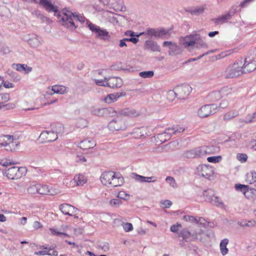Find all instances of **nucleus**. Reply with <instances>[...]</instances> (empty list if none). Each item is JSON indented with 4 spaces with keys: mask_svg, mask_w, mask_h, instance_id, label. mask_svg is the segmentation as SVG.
<instances>
[{
    "mask_svg": "<svg viewBox=\"0 0 256 256\" xmlns=\"http://www.w3.org/2000/svg\"><path fill=\"white\" fill-rule=\"evenodd\" d=\"M40 4L48 12H54L58 21L63 26L74 30L78 26L74 22H78L84 24L88 20L84 16L76 12H72L68 10L58 12V7L52 4L51 0H40Z\"/></svg>",
    "mask_w": 256,
    "mask_h": 256,
    "instance_id": "nucleus-1",
    "label": "nucleus"
},
{
    "mask_svg": "<svg viewBox=\"0 0 256 256\" xmlns=\"http://www.w3.org/2000/svg\"><path fill=\"white\" fill-rule=\"evenodd\" d=\"M58 130H44L43 131L39 136V139L42 142H48L56 140L58 138V134L64 132V128L61 124H58Z\"/></svg>",
    "mask_w": 256,
    "mask_h": 256,
    "instance_id": "nucleus-2",
    "label": "nucleus"
},
{
    "mask_svg": "<svg viewBox=\"0 0 256 256\" xmlns=\"http://www.w3.org/2000/svg\"><path fill=\"white\" fill-rule=\"evenodd\" d=\"M185 128L180 126H174L166 128L163 132L158 134L157 138L162 142H164L170 140L174 134L183 132Z\"/></svg>",
    "mask_w": 256,
    "mask_h": 256,
    "instance_id": "nucleus-3",
    "label": "nucleus"
},
{
    "mask_svg": "<svg viewBox=\"0 0 256 256\" xmlns=\"http://www.w3.org/2000/svg\"><path fill=\"white\" fill-rule=\"evenodd\" d=\"M144 34L148 36H154L155 38H168L172 34L170 30H165L162 28H148L146 32H142Z\"/></svg>",
    "mask_w": 256,
    "mask_h": 256,
    "instance_id": "nucleus-4",
    "label": "nucleus"
},
{
    "mask_svg": "<svg viewBox=\"0 0 256 256\" xmlns=\"http://www.w3.org/2000/svg\"><path fill=\"white\" fill-rule=\"evenodd\" d=\"M242 60L236 61L230 65L225 71L226 78H228L238 76L242 74Z\"/></svg>",
    "mask_w": 256,
    "mask_h": 256,
    "instance_id": "nucleus-5",
    "label": "nucleus"
},
{
    "mask_svg": "<svg viewBox=\"0 0 256 256\" xmlns=\"http://www.w3.org/2000/svg\"><path fill=\"white\" fill-rule=\"evenodd\" d=\"M86 26L92 32L96 34V38L104 40H108L110 38V36L106 30L102 29L89 20H86Z\"/></svg>",
    "mask_w": 256,
    "mask_h": 256,
    "instance_id": "nucleus-6",
    "label": "nucleus"
},
{
    "mask_svg": "<svg viewBox=\"0 0 256 256\" xmlns=\"http://www.w3.org/2000/svg\"><path fill=\"white\" fill-rule=\"evenodd\" d=\"M26 172V168L13 166L4 172V174L9 179H19Z\"/></svg>",
    "mask_w": 256,
    "mask_h": 256,
    "instance_id": "nucleus-7",
    "label": "nucleus"
},
{
    "mask_svg": "<svg viewBox=\"0 0 256 256\" xmlns=\"http://www.w3.org/2000/svg\"><path fill=\"white\" fill-rule=\"evenodd\" d=\"M0 144L4 146L6 150L12 152L16 150L18 142L14 140L13 136L3 135L0 136Z\"/></svg>",
    "mask_w": 256,
    "mask_h": 256,
    "instance_id": "nucleus-8",
    "label": "nucleus"
},
{
    "mask_svg": "<svg viewBox=\"0 0 256 256\" xmlns=\"http://www.w3.org/2000/svg\"><path fill=\"white\" fill-rule=\"evenodd\" d=\"M197 173L200 176L203 177L208 180L214 178V168L207 165L202 164L197 167Z\"/></svg>",
    "mask_w": 256,
    "mask_h": 256,
    "instance_id": "nucleus-9",
    "label": "nucleus"
},
{
    "mask_svg": "<svg viewBox=\"0 0 256 256\" xmlns=\"http://www.w3.org/2000/svg\"><path fill=\"white\" fill-rule=\"evenodd\" d=\"M203 196L205 200L217 206H224V203L218 196L214 194V192L212 189H208L203 192Z\"/></svg>",
    "mask_w": 256,
    "mask_h": 256,
    "instance_id": "nucleus-10",
    "label": "nucleus"
},
{
    "mask_svg": "<svg viewBox=\"0 0 256 256\" xmlns=\"http://www.w3.org/2000/svg\"><path fill=\"white\" fill-rule=\"evenodd\" d=\"M108 129L112 132L124 130L126 128L124 121L119 116L112 120L108 123Z\"/></svg>",
    "mask_w": 256,
    "mask_h": 256,
    "instance_id": "nucleus-11",
    "label": "nucleus"
},
{
    "mask_svg": "<svg viewBox=\"0 0 256 256\" xmlns=\"http://www.w3.org/2000/svg\"><path fill=\"white\" fill-rule=\"evenodd\" d=\"M218 109V107L216 104H206L198 110V114L200 118H206L215 114Z\"/></svg>",
    "mask_w": 256,
    "mask_h": 256,
    "instance_id": "nucleus-12",
    "label": "nucleus"
},
{
    "mask_svg": "<svg viewBox=\"0 0 256 256\" xmlns=\"http://www.w3.org/2000/svg\"><path fill=\"white\" fill-rule=\"evenodd\" d=\"M236 8H232L226 13L213 19L212 20L216 25L222 24L232 19V16L236 13Z\"/></svg>",
    "mask_w": 256,
    "mask_h": 256,
    "instance_id": "nucleus-13",
    "label": "nucleus"
},
{
    "mask_svg": "<svg viewBox=\"0 0 256 256\" xmlns=\"http://www.w3.org/2000/svg\"><path fill=\"white\" fill-rule=\"evenodd\" d=\"M192 90V88L188 84H184L176 87L175 92L176 94V98L180 100L186 98Z\"/></svg>",
    "mask_w": 256,
    "mask_h": 256,
    "instance_id": "nucleus-14",
    "label": "nucleus"
},
{
    "mask_svg": "<svg viewBox=\"0 0 256 256\" xmlns=\"http://www.w3.org/2000/svg\"><path fill=\"white\" fill-rule=\"evenodd\" d=\"M105 80H107V87L119 88L123 84L122 79L118 77H105Z\"/></svg>",
    "mask_w": 256,
    "mask_h": 256,
    "instance_id": "nucleus-15",
    "label": "nucleus"
},
{
    "mask_svg": "<svg viewBox=\"0 0 256 256\" xmlns=\"http://www.w3.org/2000/svg\"><path fill=\"white\" fill-rule=\"evenodd\" d=\"M163 46L169 48L168 53L170 55H176L181 53L180 48L175 43L172 42L165 41L163 42Z\"/></svg>",
    "mask_w": 256,
    "mask_h": 256,
    "instance_id": "nucleus-16",
    "label": "nucleus"
},
{
    "mask_svg": "<svg viewBox=\"0 0 256 256\" xmlns=\"http://www.w3.org/2000/svg\"><path fill=\"white\" fill-rule=\"evenodd\" d=\"M200 38L199 34H194L190 35L188 36H186L181 40V43L185 48H188L189 46H192L196 43V40Z\"/></svg>",
    "mask_w": 256,
    "mask_h": 256,
    "instance_id": "nucleus-17",
    "label": "nucleus"
},
{
    "mask_svg": "<svg viewBox=\"0 0 256 256\" xmlns=\"http://www.w3.org/2000/svg\"><path fill=\"white\" fill-rule=\"evenodd\" d=\"M57 193L58 192L56 190L52 188H49L48 186L38 184V194H40L54 195Z\"/></svg>",
    "mask_w": 256,
    "mask_h": 256,
    "instance_id": "nucleus-18",
    "label": "nucleus"
},
{
    "mask_svg": "<svg viewBox=\"0 0 256 256\" xmlns=\"http://www.w3.org/2000/svg\"><path fill=\"white\" fill-rule=\"evenodd\" d=\"M59 208L62 214L70 216H72L78 210L77 208L66 204L60 205Z\"/></svg>",
    "mask_w": 256,
    "mask_h": 256,
    "instance_id": "nucleus-19",
    "label": "nucleus"
},
{
    "mask_svg": "<svg viewBox=\"0 0 256 256\" xmlns=\"http://www.w3.org/2000/svg\"><path fill=\"white\" fill-rule=\"evenodd\" d=\"M125 92H118L113 94H110L104 98V102L108 104L114 102L118 100L121 97L125 96Z\"/></svg>",
    "mask_w": 256,
    "mask_h": 256,
    "instance_id": "nucleus-20",
    "label": "nucleus"
},
{
    "mask_svg": "<svg viewBox=\"0 0 256 256\" xmlns=\"http://www.w3.org/2000/svg\"><path fill=\"white\" fill-rule=\"evenodd\" d=\"M132 178L140 182H154L156 181L155 176H144L139 175L136 173H132Z\"/></svg>",
    "mask_w": 256,
    "mask_h": 256,
    "instance_id": "nucleus-21",
    "label": "nucleus"
},
{
    "mask_svg": "<svg viewBox=\"0 0 256 256\" xmlns=\"http://www.w3.org/2000/svg\"><path fill=\"white\" fill-rule=\"evenodd\" d=\"M114 176V172L108 171L104 172L100 176V180L102 184L106 186H110Z\"/></svg>",
    "mask_w": 256,
    "mask_h": 256,
    "instance_id": "nucleus-22",
    "label": "nucleus"
},
{
    "mask_svg": "<svg viewBox=\"0 0 256 256\" xmlns=\"http://www.w3.org/2000/svg\"><path fill=\"white\" fill-rule=\"evenodd\" d=\"M144 48L146 50H149L152 52H160V48L158 44L151 40L145 42Z\"/></svg>",
    "mask_w": 256,
    "mask_h": 256,
    "instance_id": "nucleus-23",
    "label": "nucleus"
},
{
    "mask_svg": "<svg viewBox=\"0 0 256 256\" xmlns=\"http://www.w3.org/2000/svg\"><path fill=\"white\" fill-rule=\"evenodd\" d=\"M118 114L129 118H135L140 115V112L132 108H125L119 110Z\"/></svg>",
    "mask_w": 256,
    "mask_h": 256,
    "instance_id": "nucleus-24",
    "label": "nucleus"
},
{
    "mask_svg": "<svg viewBox=\"0 0 256 256\" xmlns=\"http://www.w3.org/2000/svg\"><path fill=\"white\" fill-rule=\"evenodd\" d=\"M179 236H182L185 241L190 242L194 240L197 238L196 234H191L186 229H184L180 230L178 234Z\"/></svg>",
    "mask_w": 256,
    "mask_h": 256,
    "instance_id": "nucleus-25",
    "label": "nucleus"
},
{
    "mask_svg": "<svg viewBox=\"0 0 256 256\" xmlns=\"http://www.w3.org/2000/svg\"><path fill=\"white\" fill-rule=\"evenodd\" d=\"M205 9L206 8L204 6H199L188 7L184 8V10L190 13L192 16H199L204 12Z\"/></svg>",
    "mask_w": 256,
    "mask_h": 256,
    "instance_id": "nucleus-26",
    "label": "nucleus"
},
{
    "mask_svg": "<svg viewBox=\"0 0 256 256\" xmlns=\"http://www.w3.org/2000/svg\"><path fill=\"white\" fill-rule=\"evenodd\" d=\"M96 146V142L92 138H88L83 140L80 141L79 144V146L80 148L86 150L93 148Z\"/></svg>",
    "mask_w": 256,
    "mask_h": 256,
    "instance_id": "nucleus-27",
    "label": "nucleus"
},
{
    "mask_svg": "<svg viewBox=\"0 0 256 256\" xmlns=\"http://www.w3.org/2000/svg\"><path fill=\"white\" fill-rule=\"evenodd\" d=\"M242 73H249L253 72L256 68V64L254 62H248L245 60L244 62L242 60Z\"/></svg>",
    "mask_w": 256,
    "mask_h": 256,
    "instance_id": "nucleus-28",
    "label": "nucleus"
},
{
    "mask_svg": "<svg viewBox=\"0 0 256 256\" xmlns=\"http://www.w3.org/2000/svg\"><path fill=\"white\" fill-rule=\"evenodd\" d=\"M124 182V179L119 173L114 172L110 186L116 187L122 186Z\"/></svg>",
    "mask_w": 256,
    "mask_h": 256,
    "instance_id": "nucleus-29",
    "label": "nucleus"
},
{
    "mask_svg": "<svg viewBox=\"0 0 256 256\" xmlns=\"http://www.w3.org/2000/svg\"><path fill=\"white\" fill-rule=\"evenodd\" d=\"M28 44L32 48H38L42 44L38 37L36 34H32L30 35V38L28 40Z\"/></svg>",
    "mask_w": 256,
    "mask_h": 256,
    "instance_id": "nucleus-30",
    "label": "nucleus"
},
{
    "mask_svg": "<svg viewBox=\"0 0 256 256\" xmlns=\"http://www.w3.org/2000/svg\"><path fill=\"white\" fill-rule=\"evenodd\" d=\"M228 243V238H224V240H222L220 244V250L221 254L224 256L226 254L228 253V250L226 247L227 244Z\"/></svg>",
    "mask_w": 256,
    "mask_h": 256,
    "instance_id": "nucleus-31",
    "label": "nucleus"
},
{
    "mask_svg": "<svg viewBox=\"0 0 256 256\" xmlns=\"http://www.w3.org/2000/svg\"><path fill=\"white\" fill-rule=\"evenodd\" d=\"M91 114L95 116L106 117L105 108H94L91 110Z\"/></svg>",
    "mask_w": 256,
    "mask_h": 256,
    "instance_id": "nucleus-32",
    "label": "nucleus"
},
{
    "mask_svg": "<svg viewBox=\"0 0 256 256\" xmlns=\"http://www.w3.org/2000/svg\"><path fill=\"white\" fill-rule=\"evenodd\" d=\"M246 180L250 184L254 183L256 182V172L254 170H252L246 174Z\"/></svg>",
    "mask_w": 256,
    "mask_h": 256,
    "instance_id": "nucleus-33",
    "label": "nucleus"
},
{
    "mask_svg": "<svg viewBox=\"0 0 256 256\" xmlns=\"http://www.w3.org/2000/svg\"><path fill=\"white\" fill-rule=\"evenodd\" d=\"M74 182L77 186H82L86 182V178L82 174H76L74 178Z\"/></svg>",
    "mask_w": 256,
    "mask_h": 256,
    "instance_id": "nucleus-34",
    "label": "nucleus"
},
{
    "mask_svg": "<svg viewBox=\"0 0 256 256\" xmlns=\"http://www.w3.org/2000/svg\"><path fill=\"white\" fill-rule=\"evenodd\" d=\"M194 149L196 156H201L204 154H208V152H209L207 150V146H200Z\"/></svg>",
    "mask_w": 256,
    "mask_h": 256,
    "instance_id": "nucleus-35",
    "label": "nucleus"
},
{
    "mask_svg": "<svg viewBox=\"0 0 256 256\" xmlns=\"http://www.w3.org/2000/svg\"><path fill=\"white\" fill-rule=\"evenodd\" d=\"M239 112L236 110H232L226 113L224 116V120H230L233 118L237 116Z\"/></svg>",
    "mask_w": 256,
    "mask_h": 256,
    "instance_id": "nucleus-36",
    "label": "nucleus"
},
{
    "mask_svg": "<svg viewBox=\"0 0 256 256\" xmlns=\"http://www.w3.org/2000/svg\"><path fill=\"white\" fill-rule=\"evenodd\" d=\"M54 94H64L66 92V88L62 86H54L52 87Z\"/></svg>",
    "mask_w": 256,
    "mask_h": 256,
    "instance_id": "nucleus-37",
    "label": "nucleus"
},
{
    "mask_svg": "<svg viewBox=\"0 0 256 256\" xmlns=\"http://www.w3.org/2000/svg\"><path fill=\"white\" fill-rule=\"evenodd\" d=\"M238 224L242 227H252L255 225V222L254 220H242L238 222Z\"/></svg>",
    "mask_w": 256,
    "mask_h": 256,
    "instance_id": "nucleus-38",
    "label": "nucleus"
},
{
    "mask_svg": "<svg viewBox=\"0 0 256 256\" xmlns=\"http://www.w3.org/2000/svg\"><path fill=\"white\" fill-rule=\"evenodd\" d=\"M120 115L118 112L116 111L112 107L105 108V116H114Z\"/></svg>",
    "mask_w": 256,
    "mask_h": 256,
    "instance_id": "nucleus-39",
    "label": "nucleus"
},
{
    "mask_svg": "<svg viewBox=\"0 0 256 256\" xmlns=\"http://www.w3.org/2000/svg\"><path fill=\"white\" fill-rule=\"evenodd\" d=\"M246 123H251L256 122V112L248 114L244 120Z\"/></svg>",
    "mask_w": 256,
    "mask_h": 256,
    "instance_id": "nucleus-40",
    "label": "nucleus"
},
{
    "mask_svg": "<svg viewBox=\"0 0 256 256\" xmlns=\"http://www.w3.org/2000/svg\"><path fill=\"white\" fill-rule=\"evenodd\" d=\"M28 192L31 194H38V184H32L28 188Z\"/></svg>",
    "mask_w": 256,
    "mask_h": 256,
    "instance_id": "nucleus-41",
    "label": "nucleus"
},
{
    "mask_svg": "<svg viewBox=\"0 0 256 256\" xmlns=\"http://www.w3.org/2000/svg\"><path fill=\"white\" fill-rule=\"evenodd\" d=\"M220 91L221 93L222 96V98L227 96L230 94H231L232 92V90L228 86H224L221 88Z\"/></svg>",
    "mask_w": 256,
    "mask_h": 256,
    "instance_id": "nucleus-42",
    "label": "nucleus"
},
{
    "mask_svg": "<svg viewBox=\"0 0 256 256\" xmlns=\"http://www.w3.org/2000/svg\"><path fill=\"white\" fill-rule=\"evenodd\" d=\"M144 35L143 32L136 34L130 30H126L124 33V36H130V38H138L140 36Z\"/></svg>",
    "mask_w": 256,
    "mask_h": 256,
    "instance_id": "nucleus-43",
    "label": "nucleus"
},
{
    "mask_svg": "<svg viewBox=\"0 0 256 256\" xmlns=\"http://www.w3.org/2000/svg\"><path fill=\"white\" fill-rule=\"evenodd\" d=\"M109 204L111 206L117 208L122 204V202L120 198H114L110 200Z\"/></svg>",
    "mask_w": 256,
    "mask_h": 256,
    "instance_id": "nucleus-44",
    "label": "nucleus"
},
{
    "mask_svg": "<svg viewBox=\"0 0 256 256\" xmlns=\"http://www.w3.org/2000/svg\"><path fill=\"white\" fill-rule=\"evenodd\" d=\"M166 181L173 188H176L177 187V184L173 177L170 176H167L166 178Z\"/></svg>",
    "mask_w": 256,
    "mask_h": 256,
    "instance_id": "nucleus-45",
    "label": "nucleus"
},
{
    "mask_svg": "<svg viewBox=\"0 0 256 256\" xmlns=\"http://www.w3.org/2000/svg\"><path fill=\"white\" fill-rule=\"evenodd\" d=\"M234 188L237 191L241 192L244 194L246 190H248V186L242 184H236L234 186Z\"/></svg>",
    "mask_w": 256,
    "mask_h": 256,
    "instance_id": "nucleus-46",
    "label": "nucleus"
},
{
    "mask_svg": "<svg viewBox=\"0 0 256 256\" xmlns=\"http://www.w3.org/2000/svg\"><path fill=\"white\" fill-rule=\"evenodd\" d=\"M153 71H144L140 73V76L143 78H150L154 76Z\"/></svg>",
    "mask_w": 256,
    "mask_h": 256,
    "instance_id": "nucleus-47",
    "label": "nucleus"
},
{
    "mask_svg": "<svg viewBox=\"0 0 256 256\" xmlns=\"http://www.w3.org/2000/svg\"><path fill=\"white\" fill-rule=\"evenodd\" d=\"M210 97L213 100H218L220 99L222 96L220 91H215L212 92L210 94Z\"/></svg>",
    "mask_w": 256,
    "mask_h": 256,
    "instance_id": "nucleus-48",
    "label": "nucleus"
},
{
    "mask_svg": "<svg viewBox=\"0 0 256 256\" xmlns=\"http://www.w3.org/2000/svg\"><path fill=\"white\" fill-rule=\"evenodd\" d=\"M208 150L209 152H208V154H216L219 152L220 148L216 146H207Z\"/></svg>",
    "mask_w": 256,
    "mask_h": 256,
    "instance_id": "nucleus-49",
    "label": "nucleus"
},
{
    "mask_svg": "<svg viewBox=\"0 0 256 256\" xmlns=\"http://www.w3.org/2000/svg\"><path fill=\"white\" fill-rule=\"evenodd\" d=\"M222 159L221 156H212L207 158V160L209 162L216 163L220 162Z\"/></svg>",
    "mask_w": 256,
    "mask_h": 256,
    "instance_id": "nucleus-50",
    "label": "nucleus"
},
{
    "mask_svg": "<svg viewBox=\"0 0 256 256\" xmlns=\"http://www.w3.org/2000/svg\"><path fill=\"white\" fill-rule=\"evenodd\" d=\"M50 230L51 232L53 235L60 236L61 237H64L68 236V234L64 232H59L57 229L50 228Z\"/></svg>",
    "mask_w": 256,
    "mask_h": 256,
    "instance_id": "nucleus-51",
    "label": "nucleus"
},
{
    "mask_svg": "<svg viewBox=\"0 0 256 256\" xmlns=\"http://www.w3.org/2000/svg\"><path fill=\"white\" fill-rule=\"evenodd\" d=\"M10 49L8 46L0 44V54H6L10 53Z\"/></svg>",
    "mask_w": 256,
    "mask_h": 256,
    "instance_id": "nucleus-52",
    "label": "nucleus"
},
{
    "mask_svg": "<svg viewBox=\"0 0 256 256\" xmlns=\"http://www.w3.org/2000/svg\"><path fill=\"white\" fill-rule=\"evenodd\" d=\"M40 248H42L45 250H40L38 252H35L34 254L36 256H44V255H48V248L46 247H45L44 246H40Z\"/></svg>",
    "mask_w": 256,
    "mask_h": 256,
    "instance_id": "nucleus-53",
    "label": "nucleus"
},
{
    "mask_svg": "<svg viewBox=\"0 0 256 256\" xmlns=\"http://www.w3.org/2000/svg\"><path fill=\"white\" fill-rule=\"evenodd\" d=\"M161 207L163 208H169L172 205V202L170 200H164L160 202Z\"/></svg>",
    "mask_w": 256,
    "mask_h": 256,
    "instance_id": "nucleus-54",
    "label": "nucleus"
},
{
    "mask_svg": "<svg viewBox=\"0 0 256 256\" xmlns=\"http://www.w3.org/2000/svg\"><path fill=\"white\" fill-rule=\"evenodd\" d=\"M27 66L24 64H14L12 68L16 69V70L22 72L26 70V66Z\"/></svg>",
    "mask_w": 256,
    "mask_h": 256,
    "instance_id": "nucleus-55",
    "label": "nucleus"
},
{
    "mask_svg": "<svg viewBox=\"0 0 256 256\" xmlns=\"http://www.w3.org/2000/svg\"><path fill=\"white\" fill-rule=\"evenodd\" d=\"M184 218L186 221L190 222H196V224H198V218L194 216L186 215L184 216Z\"/></svg>",
    "mask_w": 256,
    "mask_h": 256,
    "instance_id": "nucleus-56",
    "label": "nucleus"
},
{
    "mask_svg": "<svg viewBox=\"0 0 256 256\" xmlns=\"http://www.w3.org/2000/svg\"><path fill=\"white\" fill-rule=\"evenodd\" d=\"M118 197L120 200L122 199L126 200L129 198L130 195L126 193L125 192L121 191L118 192Z\"/></svg>",
    "mask_w": 256,
    "mask_h": 256,
    "instance_id": "nucleus-57",
    "label": "nucleus"
},
{
    "mask_svg": "<svg viewBox=\"0 0 256 256\" xmlns=\"http://www.w3.org/2000/svg\"><path fill=\"white\" fill-rule=\"evenodd\" d=\"M94 81L97 86H107L106 84L107 83V80H105V77L104 78V80L94 79Z\"/></svg>",
    "mask_w": 256,
    "mask_h": 256,
    "instance_id": "nucleus-58",
    "label": "nucleus"
},
{
    "mask_svg": "<svg viewBox=\"0 0 256 256\" xmlns=\"http://www.w3.org/2000/svg\"><path fill=\"white\" fill-rule=\"evenodd\" d=\"M237 159L241 162H245L248 159V156L245 154H238L237 155Z\"/></svg>",
    "mask_w": 256,
    "mask_h": 256,
    "instance_id": "nucleus-59",
    "label": "nucleus"
},
{
    "mask_svg": "<svg viewBox=\"0 0 256 256\" xmlns=\"http://www.w3.org/2000/svg\"><path fill=\"white\" fill-rule=\"evenodd\" d=\"M254 190V189L250 188L248 187V190H246L244 193V194L245 197L248 199L252 198L253 196Z\"/></svg>",
    "mask_w": 256,
    "mask_h": 256,
    "instance_id": "nucleus-60",
    "label": "nucleus"
},
{
    "mask_svg": "<svg viewBox=\"0 0 256 256\" xmlns=\"http://www.w3.org/2000/svg\"><path fill=\"white\" fill-rule=\"evenodd\" d=\"M122 227L124 230L126 232L132 231L133 229L132 224L129 222L124 223L122 224Z\"/></svg>",
    "mask_w": 256,
    "mask_h": 256,
    "instance_id": "nucleus-61",
    "label": "nucleus"
},
{
    "mask_svg": "<svg viewBox=\"0 0 256 256\" xmlns=\"http://www.w3.org/2000/svg\"><path fill=\"white\" fill-rule=\"evenodd\" d=\"M175 98H176V94L175 92V88L173 90H170L168 92V98L172 100Z\"/></svg>",
    "mask_w": 256,
    "mask_h": 256,
    "instance_id": "nucleus-62",
    "label": "nucleus"
},
{
    "mask_svg": "<svg viewBox=\"0 0 256 256\" xmlns=\"http://www.w3.org/2000/svg\"><path fill=\"white\" fill-rule=\"evenodd\" d=\"M186 156L188 158H194L196 156L195 154L194 149L187 151L185 154Z\"/></svg>",
    "mask_w": 256,
    "mask_h": 256,
    "instance_id": "nucleus-63",
    "label": "nucleus"
},
{
    "mask_svg": "<svg viewBox=\"0 0 256 256\" xmlns=\"http://www.w3.org/2000/svg\"><path fill=\"white\" fill-rule=\"evenodd\" d=\"M195 44H196V46L198 48L207 46L206 44L200 38L198 39L197 40H196V43Z\"/></svg>",
    "mask_w": 256,
    "mask_h": 256,
    "instance_id": "nucleus-64",
    "label": "nucleus"
}]
</instances>
